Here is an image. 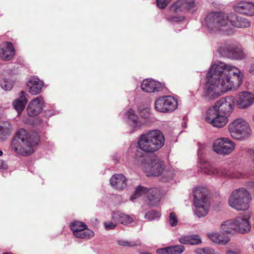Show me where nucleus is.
<instances>
[{
	"instance_id": "f257e3e1",
	"label": "nucleus",
	"mask_w": 254,
	"mask_h": 254,
	"mask_svg": "<svg viewBox=\"0 0 254 254\" xmlns=\"http://www.w3.org/2000/svg\"><path fill=\"white\" fill-rule=\"evenodd\" d=\"M243 77L238 68L217 61L211 65L207 73L203 96L215 99L227 91L236 90L241 85Z\"/></svg>"
},
{
	"instance_id": "f03ea898",
	"label": "nucleus",
	"mask_w": 254,
	"mask_h": 254,
	"mask_svg": "<svg viewBox=\"0 0 254 254\" xmlns=\"http://www.w3.org/2000/svg\"><path fill=\"white\" fill-rule=\"evenodd\" d=\"M205 22L210 30H225L229 34L232 33L233 32L227 28L228 22H230L232 26L240 28H248L251 25L250 22L245 18L237 16L234 14L226 16L224 13L220 12L209 13L206 17Z\"/></svg>"
},
{
	"instance_id": "7ed1b4c3",
	"label": "nucleus",
	"mask_w": 254,
	"mask_h": 254,
	"mask_svg": "<svg viewBox=\"0 0 254 254\" xmlns=\"http://www.w3.org/2000/svg\"><path fill=\"white\" fill-rule=\"evenodd\" d=\"M39 139L37 132L27 133L25 129L21 128L12 141L11 148L18 154L29 155L33 152V146L37 144Z\"/></svg>"
},
{
	"instance_id": "20e7f679",
	"label": "nucleus",
	"mask_w": 254,
	"mask_h": 254,
	"mask_svg": "<svg viewBox=\"0 0 254 254\" xmlns=\"http://www.w3.org/2000/svg\"><path fill=\"white\" fill-rule=\"evenodd\" d=\"M165 137L162 132L158 129L151 130L140 135L138 140V146L142 151L152 153L157 151L164 144Z\"/></svg>"
},
{
	"instance_id": "39448f33",
	"label": "nucleus",
	"mask_w": 254,
	"mask_h": 254,
	"mask_svg": "<svg viewBox=\"0 0 254 254\" xmlns=\"http://www.w3.org/2000/svg\"><path fill=\"white\" fill-rule=\"evenodd\" d=\"M135 159L141 158L139 165L148 176H158L164 170L163 162L156 157L143 156L142 153L137 150L135 153Z\"/></svg>"
},
{
	"instance_id": "423d86ee",
	"label": "nucleus",
	"mask_w": 254,
	"mask_h": 254,
	"mask_svg": "<svg viewBox=\"0 0 254 254\" xmlns=\"http://www.w3.org/2000/svg\"><path fill=\"white\" fill-rule=\"evenodd\" d=\"M193 192L194 213L198 217L205 216L210 207L208 190L205 188L197 187L194 189Z\"/></svg>"
},
{
	"instance_id": "0eeeda50",
	"label": "nucleus",
	"mask_w": 254,
	"mask_h": 254,
	"mask_svg": "<svg viewBox=\"0 0 254 254\" xmlns=\"http://www.w3.org/2000/svg\"><path fill=\"white\" fill-rule=\"evenodd\" d=\"M252 197L249 191L245 188L234 190L229 198V204L238 211L247 210L249 208V203Z\"/></svg>"
},
{
	"instance_id": "6e6552de",
	"label": "nucleus",
	"mask_w": 254,
	"mask_h": 254,
	"mask_svg": "<svg viewBox=\"0 0 254 254\" xmlns=\"http://www.w3.org/2000/svg\"><path fill=\"white\" fill-rule=\"evenodd\" d=\"M200 167L204 173L207 175H213L217 177L225 176L231 178L240 179L245 178L251 175L250 173L242 170L232 171L224 168H213L207 163L202 165Z\"/></svg>"
},
{
	"instance_id": "1a4fd4ad",
	"label": "nucleus",
	"mask_w": 254,
	"mask_h": 254,
	"mask_svg": "<svg viewBox=\"0 0 254 254\" xmlns=\"http://www.w3.org/2000/svg\"><path fill=\"white\" fill-rule=\"evenodd\" d=\"M228 130L231 136L237 139L243 140L249 137L252 132L248 123L243 118H238L229 125Z\"/></svg>"
},
{
	"instance_id": "9d476101",
	"label": "nucleus",
	"mask_w": 254,
	"mask_h": 254,
	"mask_svg": "<svg viewBox=\"0 0 254 254\" xmlns=\"http://www.w3.org/2000/svg\"><path fill=\"white\" fill-rule=\"evenodd\" d=\"M235 143L228 137H220L215 140L213 143V151L217 154L226 156L231 153L235 149Z\"/></svg>"
},
{
	"instance_id": "9b49d317",
	"label": "nucleus",
	"mask_w": 254,
	"mask_h": 254,
	"mask_svg": "<svg viewBox=\"0 0 254 254\" xmlns=\"http://www.w3.org/2000/svg\"><path fill=\"white\" fill-rule=\"evenodd\" d=\"M139 197H147L149 200V204L154 206L160 201V194L156 188L148 190L144 187H138L134 194L130 197V200H133Z\"/></svg>"
},
{
	"instance_id": "f8f14e48",
	"label": "nucleus",
	"mask_w": 254,
	"mask_h": 254,
	"mask_svg": "<svg viewBox=\"0 0 254 254\" xmlns=\"http://www.w3.org/2000/svg\"><path fill=\"white\" fill-rule=\"evenodd\" d=\"M235 106V98L228 96L221 98L210 108L214 109L221 114L229 116L233 112Z\"/></svg>"
},
{
	"instance_id": "ddd939ff",
	"label": "nucleus",
	"mask_w": 254,
	"mask_h": 254,
	"mask_svg": "<svg viewBox=\"0 0 254 254\" xmlns=\"http://www.w3.org/2000/svg\"><path fill=\"white\" fill-rule=\"evenodd\" d=\"M228 117L218 112L217 110L209 108L206 114V122L213 127L221 128L224 127L228 122Z\"/></svg>"
},
{
	"instance_id": "4468645a",
	"label": "nucleus",
	"mask_w": 254,
	"mask_h": 254,
	"mask_svg": "<svg viewBox=\"0 0 254 254\" xmlns=\"http://www.w3.org/2000/svg\"><path fill=\"white\" fill-rule=\"evenodd\" d=\"M178 107V101L171 96L158 98L155 103L156 110L162 113L173 112Z\"/></svg>"
},
{
	"instance_id": "2eb2a0df",
	"label": "nucleus",
	"mask_w": 254,
	"mask_h": 254,
	"mask_svg": "<svg viewBox=\"0 0 254 254\" xmlns=\"http://www.w3.org/2000/svg\"><path fill=\"white\" fill-rule=\"evenodd\" d=\"M70 228L73 235L77 238L90 239L94 235V233L88 229L85 223L81 222L75 221L72 223Z\"/></svg>"
},
{
	"instance_id": "dca6fc26",
	"label": "nucleus",
	"mask_w": 254,
	"mask_h": 254,
	"mask_svg": "<svg viewBox=\"0 0 254 254\" xmlns=\"http://www.w3.org/2000/svg\"><path fill=\"white\" fill-rule=\"evenodd\" d=\"M235 103L239 109L248 108L254 103V95L248 91L240 92L236 95Z\"/></svg>"
},
{
	"instance_id": "f3484780",
	"label": "nucleus",
	"mask_w": 254,
	"mask_h": 254,
	"mask_svg": "<svg viewBox=\"0 0 254 254\" xmlns=\"http://www.w3.org/2000/svg\"><path fill=\"white\" fill-rule=\"evenodd\" d=\"M218 50L222 55L230 56L235 60H244L246 57V54L243 50L234 49L230 45L224 44Z\"/></svg>"
},
{
	"instance_id": "a211bd4d",
	"label": "nucleus",
	"mask_w": 254,
	"mask_h": 254,
	"mask_svg": "<svg viewBox=\"0 0 254 254\" xmlns=\"http://www.w3.org/2000/svg\"><path fill=\"white\" fill-rule=\"evenodd\" d=\"M196 4L194 0H178L171 7V10L176 13L185 10H194Z\"/></svg>"
},
{
	"instance_id": "6ab92c4d",
	"label": "nucleus",
	"mask_w": 254,
	"mask_h": 254,
	"mask_svg": "<svg viewBox=\"0 0 254 254\" xmlns=\"http://www.w3.org/2000/svg\"><path fill=\"white\" fill-rule=\"evenodd\" d=\"M43 98L39 96L32 100L27 108V114L30 117H35L39 115L43 109Z\"/></svg>"
},
{
	"instance_id": "aec40b11",
	"label": "nucleus",
	"mask_w": 254,
	"mask_h": 254,
	"mask_svg": "<svg viewBox=\"0 0 254 254\" xmlns=\"http://www.w3.org/2000/svg\"><path fill=\"white\" fill-rule=\"evenodd\" d=\"M14 54V49L11 42H4L0 44V58L2 60L9 61Z\"/></svg>"
},
{
	"instance_id": "412c9836",
	"label": "nucleus",
	"mask_w": 254,
	"mask_h": 254,
	"mask_svg": "<svg viewBox=\"0 0 254 254\" xmlns=\"http://www.w3.org/2000/svg\"><path fill=\"white\" fill-rule=\"evenodd\" d=\"M235 10L241 14L252 16L254 15V3L245 1L236 4L234 7Z\"/></svg>"
},
{
	"instance_id": "4be33fe9",
	"label": "nucleus",
	"mask_w": 254,
	"mask_h": 254,
	"mask_svg": "<svg viewBox=\"0 0 254 254\" xmlns=\"http://www.w3.org/2000/svg\"><path fill=\"white\" fill-rule=\"evenodd\" d=\"M249 215H248L245 218L238 217L235 219L236 224L237 227V232L245 234L251 231V226L249 222Z\"/></svg>"
},
{
	"instance_id": "5701e85b",
	"label": "nucleus",
	"mask_w": 254,
	"mask_h": 254,
	"mask_svg": "<svg viewBox=\"0 0 254 254\" xmlns=\"http://www.w3.org/2000/svg\"><path fill=\"white\" fill-rule=\"evenodd\" d=\"M141 87L144 92L152 93L159 91L161 88V85L152 79H146L142 81Z\"/></svg>"
},
{
	"instance_id": "b1692460",
	"label": "nucleus",
	"mask_w": 254,
	"mask_h": 254,
	"mask_svg": "<svg viewBox=\"0 0 254 254\" xmlns=\"http://www.w3.org/2000/svg\"><path fill=\"white\" fill-rule=\"evenodd\" d=\"M110 184L114 188L123 190L127 187V179L122 174H115L110 179Z\"/></svg>"
},
{
	"instance_id": "393cba45",
	"label": "nucleus",
	"mask_w": 254,
	"mask_h": 254,
	"mask_svg": "<svg viewBox=\"0 0 254 254\" xmlns=\"http://www.w3.org/2000/svg\"><path fill=\"white\" fill-rule=\"evenodd\" d=\"M29 92L32 95L39 94L43 86V82L36 77H32L29 81Z\"/></svg>"
},
{
	"instance_id": "a878e982",
	"label": "nucleus",
	"mask_w": 254,
	"mask_h": 254,
	"mask_svg": "<svg viewBox=\"0 0 254 254\" xmlns=\"http://www.w3.org/2000/svg\"><path fill=\"white\" fill-rule=\"evenodd\" d=\"M235 219L223 221L220 225V231L223 233H234L237 232Z\"/></svg>"
},
{
	"instance_id": "bb28decb",
	"label": "nucleus",
	"mask_w": 254,
	"mask_h": 254,
	"mask_svg": "<svg viewBox=\"0 0 254 254\" xmlns=\"http://www.w3.org/2000/svg\"><path fill=\"white\" fill-rule=\"evenodd\" d=\"M13 128L12 125L8 122L0 123V138L5 139L8 137L12 131Z\"/></svg>"
},
{
	"instance_id": "cd10ccee",
	"label": "nucleus",
	"mask_w": 254,
	"mask_h": 254,
	"mask_svg": "<svg viewBox=\"0 0 254 254\" xmlns=\"http://www.w3.org/2000/svg\"><path fill=\"white\" fill-rule=\"evenodd\" d=\"M112 219L115 222L120 223L123 225H127L132 222V218L129 215L121 212H115L113 213Z\"/></svg>"
},
{
	"instance_id": "c85d7f7f",
	"label": "nucleus",
	"mask_w": 254,
	"mask_h": 254,
	"mask_svg": "<svg viewBox=\"0 0 254 254\" xmlns=\"http://www.w3.org/2000/svg\"><path fill=\"white\" fill-rule=\"evenodd\" d=\"M27 102V99L24 92L21 91L19 98L15 99L13 102V106L14 109L17 111L18 114L23 111Z\"/></svg>"
},
{
	"instance_id": "c756f323",
	"label": "nucleus",
	"mask_w": 254,
	"mask_h": 254,
	"mask_svg": "<svg viewBox=\"0 0 254 254\" xmlns=\"http://www.w3.org/2000/svg\"><path fill=\"white\" fill-rule=\"evenodd\" d=\"M126 114L130 122L129 124L130 126L133 127V130H136L140 127L141 124L140 122L138 121V117L135 114L134 111L132 109H129Z\"/></svg>"
},
{
	"instance_id": "7c9ffc66",
	"label": "nucleus",
	"mask_w": 254,
	"mask_h": 254,
	"mask_svg": "<svg viewBox=\"0 0 254 254\" xmlns=\"http://www.w3.org/2000/svg\"><path fill=\"white\" fill-rule=\"evenodd\" d=\"M208 238L214 243L226 245L230 241L228 237H223L218 233H212L208 234Z\"/></svg>"
},
{
	"instance_id": "2f4dec72",
	"label": "nucleus",
	"mask_w": 254,
	"mask_h": 254,
	"mask_svg": "<svg viewBox=\"0 0 254 254\" xmlns=\"http://www.w3.org/2000/svg\"><path fill=\"white\" fill-rule=\"evenodd\" d=\"M194 252L195 254H220L215 252L213 249L209 247L197 248Z\"/></svg>"
},
{
	"instance_id": "473e14b6",
	"label": "nucleus",
	"mask_w": 254,
	"mask_h": 254,
	"mask_svg": "<svg viewBox=\"0 0 254 254\" xmlns=\"http://www.w3.org/2000/svg\"><path fill=\"white\" fill-rule=\"evenodd\" d=\"M169 247V254H181L185 250V248L183 245H176Z\"/></svg>"
},
{
	"instance_id": "72a5a7b5",
	"label": "nucleus",
	"mask_w": 254,
	"mask_h": 254,
	"mask_svg": "<svg viewBox=\"0 0 254 254\" xmlns=\"http://www.w3.org/2000/svg\"><path fill=\"white\" fill-rule=\"evenodd\" d=\"M160 217V214L155 210H151L147 212L145 215V218L149 220H153L158 219Z\"/></svg>"
},
{
	"instance_id": "f704fd0d",
	"label": "nucleus",
	"mask_w": 254,
	"mask_h": 254,
	"mask_svg": "<svg viewBox=\"0 0 254 254\" xmlns=\"http://www.w3.org/2000/svg\"><path fill=\"white\" fill-rule=\"evenodd\" d=\"M0 85L4 90H10L13 87V83L11 81L3 79L0 82Z\"/></svg>"
},
{
	"instance_id": "c9c22d12",
	"label": "nucleus",
	"mask_w": 254,
	"mask_h": 254,
	"mask_svg": "<svg viewBox=\"0 0 254 254\" xmlns=\"http://www.w3.org/2000/svg\"><path fill=\"white\" fill-rule=\"evenodd\" d=\"M169 225L172 227L176 226L178 223V217L174 212H171L168 219Z\"/></svg>"
},
{
	"instance_id": "e433bc0d",
	"label": "nucleus",
	"mask_w": 254,
	"mask_h": 254,
	"mask_svg": "<svg viewBox=\"0 0 254 254\" xmlns=\"http://www.w3.org/2000/svg\"><path fill=\"white\" fill-rule=\"evenodd\" d=\"M190 245H197L202 243L200 237L197 235H190Z\"/></svg>"
},
{
	"instance_id": "4c0bfd02",
	"label": "nucleus",
	"mask_w": 254,
	"mask_h": 254,
	"mask_svg": "<svg viewBox=\"0 0 254 254\" xmlns=\"http://www.w3.org/2000/svg\"><path fill=\"white\" fill-rule=\"evenodd\" d=\"M104 226L106 230H113L117 226V222L106 221L104 222Z\"/></svg>"
},
{
	"instance_id": "58836bf2",
	"label": "nucleus",
	"mask_w": 254,
	"mask_h": 254,
	"mask_svg": "<svg viewBox=\"0 0 254 254\" xmlns=\"http://www.w3.org/2000/svg\"><path fill=\"white\" fill-rule=\"evenodd\" d=\"M190 235L183 236L179 239V242L183 245H190Z\"/></svg>"
},
{
	"instance_id": "ea45409f",
	"label": "nucleus",
	"mask_w": 254,
	"mask_h": 254,
	"mask_svg": "<svg viewBox=\"0 0 254 254\" xmlns=\"http://www.w3.org/2000/svg\"><path fill=\"white\" fill-rule=\"evenodd\" d=\"M172 0H157V6L160 8H164Z\"/></svg>"
},
{
	"instance_id": "a19ab883",
	"label": "nucleus",
	"mask_w": 254,
	"mask_h": 254,
	"mask_svg": "<svg viewBox=\"0 0 254 254\" xmlns=\"http://www.w3.org/2000/svg\"><path fill=\"white\" fill-rule=\"evenodd\" d=\"M167 19L168 21L173 22L181 21L182 20H183L184 18L183 17H176L174 16H172L170 17H168Z\"/></svg>"
},
{
	"instance_id": "79ce46f5",
	"label": "nucleus",
	"mask_w": 254,
	"mask_h": 254,
	"mask_svg": "<svg viewBox=\"0 0 254 254\" xmlns=\"http://www.w3.org/2000/svg\"><path fill=\"white\" fill-rule=\"evenodd\" d=\"M139 112L140 113V116L143 118H148L149 117V112L147 109H144L142 111H139Z\"/></svg>"
},
{
	"instance_id": "37998d69",
	"label": "nucleus",
	"mask_w": 254,
	"mask_h": 254,
	"mask_svg": "<svg viewBox=\"0 0 254 254\" xmlns=\"http://www.w3.org/2000/svg\"><path fill=\"white\" fill-rule=\"evenodd\" d=\"M169 247L159 249L157 250V253L158 254H169Z\"/></svg>"
},
{
	"instance_id": "c03bdc74",
	"label": "nucleus",
	"mask_w": 254,
	"mask_h": 254,
	"mask_svg": "<svg viewBox=\"0 0 254 254\" xmlns=\"http://www.w3.org/2000/svg\"><path fill=\"white\" fill-rule=\"evenodd\" d=\"M118 243L119 245L123 246H133V245H132L130 242H128L127 241H126L124 240H120L118 241Z\"/></svg>"
},
{
	"instance_id": "a18cd8bd",
	"label": "nucleus",
	"mask_w": 254,
	"mask_h": 254,
	"mask_svg": "<svg viewBox=\"0 0 254 254\" xmlns=\"http://www.w3.org/2000/svg\"><path fill=\"white\" fill-rule=\"evenodd\" d=\"M7 168V165L5 162L0 159V170H5Z\"/></svg>"
},
{
	"instance_id": "49530a36",
	"label": "nucleus",
	"mask_w": 254,
	"mask_h": 254,
	"mask_svg": "<svg viewBox=\"0 0 254 254\" xmlns=\"http://www.w3.org/2000/svg\"><path fill=\"white\" fill-rule=\"evenodd\" d=\"M250 72L254 74V62L251 65Z\"/></svg>"
},
{
	"instance_id": "de8ad7c7",
	"label": "nucleus",
	"mask_w": 254,
	"mask_h": 254,
	"mask_svg": "<svg viewBox=\"0 0 254 254\" xmlns=\"http://www.w3.org/2000/svg\"><path fill=\"white\" fill-rule=\"evenodd\" d=\"M227 254H240L239 252L234 251L232 250H229L227 252Z\"/></svg>"
},
{
	"instance_id": "09e8293b",
	"label": "nucleus",
	"mask_w": 254,
	"mask_h": 254,
	"mask_svg": "<svg viewBox=\"0 0 254 254\" xmlns=\"http://www.w3.org/2000/svg\"><path fill=\"white\" fill-rule=\"evenodd\" d=\"M198 154L199 156L201 155V154H202V151L201 150V148L200 147H199V149L198 150Z\"/></svg>"
},
{
	"instance_id": "8fccbe9b",
	"label": "nucleus",
	"mask_w": 254,
	"mask_h": 254,
	"mask_svg": "<svg viewBox=\"0 0 254 254\" xmlns=\"http://www.w3.org/2000/svg\"><path fill=\"white\" fill-rule=\"evenodd\" d=\"M140 254H151V253H148V252H143V253H142Z\"/></svg>"
},
{
	"instance_id": "3c124183",
	"label": "nucleus",
	"mask_w": 254,
	"mask_h": 254,
	"mask_svg": "<svg viewBox=\"0 0 254 254\" xmlns=\"http://www.w3.org/2000/svg\"><path fill=\"white\" fill-rule=\"evenodd\" d=\"M2 154H3L2 151L0 150V156H1L2 155Z\"/></svg>"
},
{
	"instance_id": "603ef678",
	"label": "nucleus",
	"mask_w": 254,
	"mask_h": 254,
	"mask_svg": "<svg viewBox=\"0 0 254 254\" xmlns=\"http://www.w3.org/2000/svg\"><path fill=\"white\" fill-rule=\"evenodd\" d=\"M9 254V253H5V254Z\"/></svg>"
},
{
	"instance_id": "864d4df0",
	"label": "nucleus",
	"mask_w": 254,
	"mask_h": 254,
	"mask_svg": "<svg viewBox=\"0 0 254 254\" xmlns=\"http://www.w3.org/2000/svg\"><path fill=\"white\" fill-rule=\"evenodd\" d=\"M253 120L254 121V117H253Z\"/></svg>"
}]
</instances>
